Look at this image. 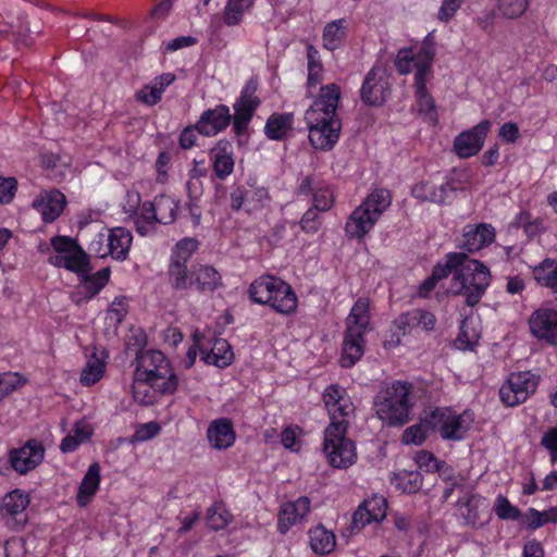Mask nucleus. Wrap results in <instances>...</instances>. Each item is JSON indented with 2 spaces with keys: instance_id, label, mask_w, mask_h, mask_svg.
Masks as SVG:
<instances>
[{
  "instance_id": "1",
  "label": "nucleus",
  "mask_w": 557,
  "mask_h": 557,
  "mask_svg": "<svg viewBox=\"0 0 557 557\" xmlns=\"http://www.w3.org/2000/svg\"><path fill=\"white\" fill-rule=\"evenodd\" d=\"M331 423L324 431L323 449L334 468L346 469L356 462L355 443L347 438L348 418L354 412V404L346 391L337 385L329 386L323 394Z\"/></svg>"
},
{
  "instance_id": "2",
  "label": "nucleus",
  "mask_w": 557,
  "mask_h": 557,
  "mask_svg": "<svg viewBox=\"0 0 557 557\" xmlns=\"http://www.w3.org/2000/svg\"><path fill=\"white\" fill-rule=\"evenodd\" d=\"M339 100V86H322L319 97L305 113L309 140L315 149L331 150L339 138L342 122L336 114Z\"/></svg>"
},
{
  "instance_id": "3",
  "label": "nucleus",
  "mask_w": 557,
  "mask_h": 557,
  "mask_svg": "<svg viewBox=\"0 0 557 557\" xmlns=\"http://www.w3.org/2000/svg\"><path fill=\"white\" fill-rule=\"evenodd\" d=\"M446 269L453 274L447 292L454 296H463L465 302L475 306L491 283V273L486 265L471 259L466 252L446 255Z\"/></svg>"
},
{
  "instance_id": "4",
  "label": "nucleus",
  "mask_w": 557,
  "mask_h": 557,
  "mask_svg": "<svg viewBox=\"0 0 557 557\" xmlns=\"http://www.w3.org/2000/svg\"><path fill=\"white\" fill-rule=\"evenodd\" d=\"M136 370L134 376V397L138 398L147 387L161 394H173L178 386V377L173 373L165 356L159 350H143L146 344L144 336H135Z\"/></svg>"
},
{
  "instance_id": "5",
  "label": "nucleus",
  "mask_w": 557,
  "mask_h": 557,
  "mask_svg": "<svg viewBox=\"0 0 557 557\" xmlns=\"http://www.w3.org/2000/svg\"><path fill=\"white\" fill-rule=\"evenodd\" d=\"M411 391L412 385L403 381H394L381 388L373 401L376 417L388 426L408 423L413 406Z\"/></svg>"
},
{
  "instance_id": "6",
  "label": "nucleus",
  "mask_w": 557,
  "mask_h": 557,
  "mask_svg": "<svg viewBox=\"0 0 557 557\" xmlns=\"http://www.w3.org/2000/svg\"><path fill=\"white\" fill-rule=\"evenodd\" d=\"M251 301L268 305L282 314L294 313L297 309V296L292 286L280 277L262 275L248 288Z\"/></svg>"
},
{
  "instance_id": "7",
  "label": "nucleus",
  "mask_w": 557,
  "mask_h": 557,
  "mask_svg": "<svg viewBox=\"0 0 557 557\" xmlns=\"http://www.w3.org/2000/svg\"><path fill=\"white\" fill-rule=\"evenodd\" d=\"M369 299L358 298L346 319V333L339 359L343 368H350L362 357L363 335L370 324Z\"/></svg>"
},
{
  "instance_id": "8",
  "label": "nucleus",
  "mask_w": 557,
  "mask_h": 557,
  "mask_svg": "<svg viewBox=\"0 0 557 557\" xmlns=\"http://www.w3.org/2000/svg\"><path fill=\"white\" fill-rule=\"evenodd\" d=\"M392 195L387 189H374L348 216L345 233L349 238H363L391 206Z\"/></svg>"
},
{
  "instance_id": "9",
  "label": "nucleus",
  "mask_w": 557,
  "mask_h": 557,
  "mask_svg": "<svg viewBox=\"0 0 557 557\" xmlns=\"http://www.w3.org/2000/svg\"><path fill=\"white\" fill-rule=\"evenodd\" d=\"M169 283L175 292L193 289L205 295L213 293L223 285L219 271L208 264L193 265L186 271L181 264H175Z\"/></svg>"
},
{
  "instance_id": "10",
  "label": "nucleus",
  "mask_w": 557,
  "mask_h": 557,
  "mask_svg": "<svg viewBox=\"0 0 557 557\" xmlns=\"http://www.w3.org/2000/svg\"><path fill=\"white\" fill-rule=\"evenodd\" d=\"M473 422V413L468 410L456 413L448 408H435L426 416V423L431 425L432 431H437L445 441L463 440Z\"/></svg>"
},
{
  "instance_id": "11",
  "label": "nucleus",
  "mask_w": 557,
  "mask_h": 557,
  "mask_svg": "<svg viewBox=\"0 0 557 557\" xmlns=\"http://www.w3.org/2000/svg\"><path fill=\"white\" fill-rule=\"evenodd\" d=\"M540 376L530 371L511 373L499 388L500 400L508 407L524 403L539 386Z\"/></svg>"
},
{
  "instance_id": "12",
  "label": "nucleus",
  "mask_w": 557,
  "mask_h": 557,
  "mask_svg": "<svg viewBox=\"0 0 557 557\" xmlns=\"http://www.w3.org/2000/svg\"><path fill=\"white\" fill-rule=\"evenodd\" d=\"M257 89L258 82L253 78L249 79L243 88L239 98L233 104L235 111L234 116H232L233 129L238 136L244 134L256 109L260 104L259 98L255 95Z\"/></svg>"
},
{
  "instance_id": "13",
  "label": "nucleus",
  "mask_w": 557,
  "mask_h": 557,
  "mask_svg": "<svg viewBox=\"0 0 557 557\" xmlns=\"http://www.w3.org/2000/svg\"><path fill=\"white\" fill-rule=\"evenodd\" d=\"M51 246L59 253H65V269L75 272L78 276L90 272L88 255L76 240L67 236H54Z\"/></svg>"
},
{
  "instance_id": "14",
  "label": "nucleus",
  "mask_w": 557,
  "mask_h": 557,
  "mask_svg": "<svg viewBox=\"0 0 557 557\" xmlns=\"http://www.w3.org/2000/svg\"><path fill=\"white\" fill-rule=\"evenodd\" d=\"M193 337L197 341L201 359L206 363L225 368L232 362L233 351L226 339L207 338L199 331H196Z\"/></svg>"
},
{
  "instance_id": "15",
  "label": "nucleus",
  "mask_w": 557,
  "mask_h": 557,
  "mask_svg": "<svg viewBox=\"0 0 557 557\" xmlns=\"http://www.w3.org/2000/svg\"><path fill=\"white\" fill-rule=\"evenodd\" d=\"M388 92L389 83L386 72L379 66L372 67L361 86V100L370 107L382 106L386 101Z\"/></svg>"
},
{
  "instance_id": "16",
  "label": "nucleus",
  "mask_w": 557,
  "mask_h": 557,
  "mask_svg": "<svg viewBox=\"0 0 557 557\" xmlns=\"http://www.w3.org/2000/svg\"><path fill=\"white\" fill-rule=\"evenodd\" d=\"M491 127L490 120H482L469 131L460 133L454 140V150L457 156L460 158L475 156L482 149Z\"/></svg>"
},
{
  "instance_id": "17",
  "label": "nucleus",
  "mask_w": 557,
  "mask_h": 557,
  "mask_svg": "<svg viewBox=\"0 0 557 557\" xmlns=\"http://www.w3.org/2000/svg\"><path fill=\"white\" fill-rule=\"evenodd\" d=\"M45 457L42 444L36 440H29L24 446L12 449L9 455L12 468L20 474H25L35 469Z\"/></svg>"
},
{
  "instance_id": "18",
  "label": "nucleus",
  "mask_w": 557,
  "mask_h": 557,
  "mask_svg": "<svg viewBox=\"0 0 557 557\" xmlns=\"http://www.w3.org/2000/svg\"><path fill=\"white\" fill-rule=\"evenodd\" d=\"M530 330L537 339L550 345H557V311L553 309H537L529 320Z\"/></svg>"
},
{
  "instance_id": "19",
  "label": "nucleus",
  "mask_w": 557,
  "mask_h": 557,
  "mask_svg": "<svg viewBox=\"0 0 557 557\" xmlns=\"http://www.w3.org/2000/svg\"><path fill=\"white\" fill-rule=\"evenodd\" d=\"M232 121L230 109L225 104H219L214 109L202 112L195 128L205 136H214L225 129Z\"/></svg>"
},
{
  "instance_id": "20",
  "label": "nucleus",
  "mask_w": 557,
  "mask_h": 557,
  "mask_svg": "<svg viewBox=\"0 0 557 557\" xmlns=\"http://www.w3.org/2000/svg\"><path fill=\"white\" fill-rule=\"evenodd\" d=\"M65 205V196L57 189L45 190L33 200V208L41 214L42 220L47 223L57 220Z\"/></svg>"
},
{
  "instance_id": "21",
  "label": "nucleus",
  "mask_w": 557,
  "mask_h": 557,
  "mask_svg": "<svg viewBox=\"0 0 557 557\" xmlns=\"http://www.w3.org/2000/svg\"><path fill=\"white\" fill-rule=\"evenodd\" d=\"M28 505V496L15 490L3 497L0 513L2 518L11 519L14 528L21 529L27 521L25 510Z\"/></svg>"
},
{
  "instance_id": "22",
  "label": "nucleus",
  "mask_w": 557,
  "mask_h": 557,
  "mask_svg": "<svg viewBox=\"0 0 557 557\" xmlns=\"http://www.w3.org/2000/svg\"><path fill=\"white\" fill-rule=\"evenodd\" d=\"M311 502L307 496H301L295 502H287L281 506L278 515V530L286 533L292 525L300 522L310 511Z\"/></svg>"
},
{
  "instance_id": "23",
  "label": "nucleus",
  "mask_w": 557,
  "mask_h": 557,
  "mask_svg": "<svg viewBox=\"0 0 557 557\" xmlns=\"http://www.w3.org/2000/svg\"><path fill=\"white\" fill-rule=\"evenodd\" d=\"M495 238L494 228L486 224L465 227L460 248L467 252H475L490 245Z\"/></svg>"
},
{
  "instance_id": "24",
  "label": "nucleus",
  "mask_w": 557,
  "mask_h": 557,
  "mask_svg": "<svg viewBox=\"0 0 557 557\" xmlns=\"http://www.w3.org/2000/svg\"><path fill=\"white\" fill-rule=\"evenodd\" d=\"M176 76L173 73H163L157 76L150 84L144 85L135 94V99L146 106L152 107L161 101L162 95L174 81Z\"/></svg>"
},
{
  "instance_id": "25",
  "label": "nucleus",
  "mask_w": 557,
  "mask_h": 557,
  "mask_svg": "<svg viewBox=\"0 0 557 557\" xmlns=\"http://www.w3.org/2000/svg\"><path fill=\"white\" fill-rule=\"evenodd\" d=\"M207 437L215 449L222 450L231 447L236 438L233 422L227 418L213 420L208 426Z\"/></svg>"
},
{
  "instance_id": "26",
  "label": "nucleus",
  "mask_w": 557,
  "mask_h": 557,
  "mask_svg": "<svg viewBox=\"0 0 557 557\" xmlns=\"http://www.w3.org/2000/svg\"><path fill=\"white\" fill-rule=\"evenodd\" d=\"M455 188L449 182L441 183L440 185L433 182H422L413 186L412 195L422 201H431L434 203H445L450 200Z\"/></svg>"
},
{
  "instance_id": "27",
  "label": "nucleus",
  "mask_w": 557,
  "mask_h": 557,
  "mask_svg": "<svg viewBox=\"0 0 557 557\" xmlns=\"http://www.w3.org/2000/svg\"><path fill=\"white\" fill-rule=\"evenodd\" d=\"M394 324L397 329L403 331V334L410 332L412 329L421 327L424 331H432L436 324L435 315L426 310L412 309L401 313Z\"/></svg>"
},
{
  "instance_id": "28",
  "label": "nucleus",
  "mask_w": 557,
  "mask_h": 557,
  "mask_svg": "<svg viewBox=\"0 0 557 557\" xmlns=\"http://www.w3.org/2000/svg\"><path fill=\"white\" fill-rule=\"evenodd\" d=\"M213 171L218 178L225 180L234 170L233 145L228 140H219L211 149Z\"/></svg>"
},
{
  "instance_id": "29",
  "label": "nucleus",
  "mask_w": 557,
  "mask_h": 557,
  "mask_svg": "<svg viewBox=\"0 0 557 557\" xmlns=\"http://www.w3.org/2000/svg\"><path fill=\"white\" fill-rule=\"evenodd\" d=\"M293 123V113H273L267 120L264 134L269 139L283 140L292 132Z\"/></svg>"
},
{
  "instance_id": "30",
  "label": "nucleus",
  "mask_w": 557,
  "mask_h": 557,
  "mask_svg": "<svg viewBox=\"0 0 557 557\" xmlns=\"http://www.w3.org/2000/svg\"><path fill=\"white\" fill-rule=\"evenodd\" d=\"M100 479V466L94 462L89 466L78 487L76 500L81 507H85L96 494L99 488Z\"/></svg>"
},
{
  "instance_id": "31",
  "label": "nucleus",
  "mask_w": 557,
  "mask_h": 557,
  "mask_svg": "<svg viewBox=\"0 0 557 557\" xmlns=\"http://www.w3.org/2000/svg\"><path fill=\"white\" fill-rule=\"evenodd\" d=\"M132 233L124 227L111 230L108 238L110 255L116 260H125L132 245Z\"/></svg>"
},
{
  "instance_id": "32",
  "label": "nucleus",
  "mask_w": 557,
  "mask_h": 557,
  "mask_svg": "<svg viewBox=\"0 0 557 557\" xmlns=\"http://www.w3.org/2000/svg\"><path fill=\"white\" fill-rule=\"evenodd\" d=\"M110 268H103L95 274L79 275L82 285L77 294L84 293V300H88L96 296L108 283L110 278Z\"/></svg>"
},
{
  "instance_id": "33",
  "label": "nucleus",
  "mask_w": 557,
  "mask_h": 557,
  "mask_svg": "<svg viewBox=\"0 0 557 557\" xmlns=\"http://www.w3.org/2000/svg\"><path fill=\"white\" fill-rule=\"evenodd\" d=\"M533 276L540 285L549 288L557 299V262L555 260L544 259L534 267Z\"/></svg>"
},
{
  "instance_id": "34",
  "label": "nucleus",
  "mask_w": 557,
  "mask_h": 557,
  "mask_svg": "<svg viewBox=\"0 0 557 557\" xmlns=\"http://www.w3.org/2000/svg\"><path fill=\"white\" fill-rule=\"evenodd\" d=\"M310 546L315 554L325 555L335 547V534L323 525H318L309 531Z\"/></svg>"
},
{
  "instance_id": "35",
  "label": "nucleus",
  "mask_w": 557,
  "mask_h": 557,
  "mask_svg": "<svg viewBox=\"0 0 557 557\" xmlns=\"http://www.w3.org/2000/svg\"><path fill=\"white\" fill-rule=\"evenodd\" d=\"M197 249V242L191 238H185L180 240L176 244L175 250L172 255L169 268H168V275L169 280L172 278V270L175 264H181L182 268L188 270V260L191 256V253Z\"/></svg>"
},
{
  "instance_id": "36",
  "label": "nucleus",
  "mask_w": 557,
  "mask_h": 557,
  "mask_svg": "<svg viewBox=\"0 0 557 557\" xmlns=\"http://www.w3.org/2000/svg\"><path fill=\"white\" fill-rule=\"evenodd\" d=\"M414 87L419 112L430 120L436 121L434 99L426 90L425 78H414Z\"/></svg>"
},
{
  "instance_id": "37",
  "label": "nucleus",
  "mask_w": 557,
  "mask_h": 557,
  "mask_svg": "<svg viewBox=\"0 0 557 557\" xmlns=\"http://www.w3.org/2000/svg\"><path fill=\"white\" fill-rule=\"evenodd\" d=\"M346 36V26L344 20H337L329 23L323 30V46L327 50L337 49Z\"/></svg>"
},
{
  "instance_id": "38",
  "label": "nucleus",
  "mask_w": 557,
  "mask_h": 557,
  "mask_svg": "<svg viewBox=\"0 0 557 557\" xmlns=\"http://www.w3.org/2000/svg\"><path fill=\"white\" fill-rule=\"evenodd\" d=\"M253 2L255 0H227L223 13L224 23L228 26L238 25L244 13L253 5Z\"/></svg>"
},
{
  "instance_id": "39",
  "label": "nucleus",
  "mask_w": 557,
  "mask_h": 557,
  "mask_svg": "<svg viewBox=\"0 0 557 557\" xmlns=\"http://www.w3.org/2000/svg\"><path fill=\"white\" fill-rule=\"evenodd\" d=\"M156 207L158 223L171 224L175 221L178 205L172 197L164 195L156 197Z\"/></svg>"
},
{
  "instance_id": "40",
  "label": "nucleus",
  "mask_w": 557,
  "mask_h": 557,
  "mask_svg": "<svg viewBox=\"0 0 557 557\" xmlns=\"http://www.w3.org/2000/svg\"><path fill=\"white\" fill-rule=\"evenodd\" d=\"M232 519V513L221 503H215L207 509V524L214 531L223 530Z\"/></svg>"
},
{
  "instance_id": "41",
  "label": "nucleus",
  "mask_w": 557,
  "mask_h": 557,
  "mask_svg": "<svg viewBox=\"0 0 557 557\" xmlns=\"http://www.w3.org/2000/svg\"><path fill=\"white\" fill-rule=\"evenodd\" d=\"M104 371L106 363L96 356H92L90 359H88L86 366L82 370L79 381L84 386L94 385L101 380Z\"/></svg>"
},
{
  "instance_id": "42",
  "label": "nucleus",
  "mask_w": 557,
  "mask_h": 557,
  "mask_svg": "<svg viewBox=\"0 0 557 557\" xmlns=\"http://www.w3.org/2000/svg\"><path fill=\"white\" fill-rule=\"evenodd\" d=\"M435 57V47H430V45L419 49L417 53H414V78H426V75L431 71V65Z\"/></svg>"
},
{
  "instance_id": "43",
  "label": "nucleus",
  "mask_w": 557,
  "mask_h": 557,
  "mask_svg": "<svg viewBox=\"0 0 557 557\" xmlns=\"http://www.w3.org/2000/svg\"><path fill=\"white\" fill-rule=\"evenodd\" d=\"M528 528L530 530H536L548 522H557V507H552L544 511H539L534 508H530L525 513Z\"/></svg>"
},
{
  "instance_id": "44",
  "label": "nucleus",
  "mask_w": 557,
  "mask_h": 557,
  "mask_svg": "<svg viewBox=\"0 0 557 557\" xmlns=\"http://www.w3.org/2000/svg\"><path fill=\"white\" fill-rule=\"evenodd\" d=\"M308 59V85L317 86L322 79L323 66L320 62L319 51L312 46L307 47Z\"/></svg>"
},
{
  "instance_id": "45",
  "label": "nucleus",
  "mask_w": 557,
  "mask_h": 557,
  "mask_svg": "<svg viewBox=\"0 0 557 557\" xmlns=\"http://www.w3.org/2000/svg\"><path fill=\"white\" fill-rule=\"evenodd\" d=\"M432 431L431 425L426 423V417L418 424L407 428L401 436L404 444L421 445L428 437L429 432Z\"/></svg>"
},
{
  "instance_id": "46",
  "label": "nucleus",
  "mask_w": 557,
  "mask_h": 557,
  "mask_svg": "<svg viewBox=\"0 0 557 557\" xmlns=\"http://www.w3.org/2000/svg\"><path fill=\"white\" fill-rule=\"evenodd\" d=\"M447 276H448V272L446 269V259H445L444 261L437 262L434 265L431 275L422 282V284L419 287V295L421 297H426L428 294L432 289H434L437 282L443 278H446Z\"/></svg>"
},
{
  "instance_id": "47",
  "label": "nucleus",
  "mask_w": 557,
  "mask_h": 557,
  "mask_svg": "<svg viewBox=\"0 0 557 557\" xmlns=\"http://www.w3.org/2000/svg\"><path fill=\"white\" fill-rule=\"evenodd\" d=\"M529 7V0H497V8L507 18L521 16Z\"/></svg>"
},
{
  "instance_id": "48",
  "label": "nucleus",
  "mask_w": 557,
  "mask_h": 557,
  "mask_svg": "<svg viewBox=\"0 0 557 557\" xmlns=\"http://www.w3.org/2000/svg\"><path fill=\"white\" fill-rule=\"evenodd\" d=\"M17 21H18L17 29L12 32V34L15 38V44L23 45L25 47L32 46L34 40L30 36L32 29L28 24V15L25 13H22L18 15Z\"/></svg>"
},
{
  "instance_id": "49",
  "label": "nucleus",
  "mask_w": 557,
  "mask_h": 557,
  "mask_svg": "<svg viewBox=\"0 0 557 557\" xmlns=\"http://www.w3.org/2000/svg\"><path fill=\"white\" fill-rule=\"evenodd\" d=\"M25 380L18 373H1L0 374V397L3 400L16 388L22 386Z\"/></svg>"
},
{
  "instance_id": "50",
  "label": "nucleus",
  "mask_w": 557,
  "mask_h": 557,
  "mask_svg": "<svg viewBox=\"0 0 557 557\" xmlns=\"http://www.w3.org/2000/svg\"><path fill=\"white\" fill-rule=\"evenodd\" d=\"M362 504L369 510V517L373 518L374 521H381L386 517V499L383 496H373Z\"/></svg>"
},
{
  "instance_id": "51",
  "label": "nucleus",
  "mask_w": 557,
  "mask_h": 557,
  "mask_svg": "<svg viewBox=\"0 0 557 557\" xmlns=\"http://www.w3.org/2000/svg\"><path fill=\"white\" fill-rule=\"evenodd\" d=\"M320 211L313 207L309 208L300 220V227L304 232L314 234L321 226Z\"/></svg>"
},
{
  "instance_id": "52",
  "label": "nucleus",
  "mask_w": 557,
  "mask_h": 557,
  "mask_svg": "<svg viewBox=\"0 0 557 557\" xmlns=\"http://www.w3.org/2000/svg\"><path fill=\"white\" fill-rule=\"evenodd\" d=\"M495 512L500 519L517 520L521 516L520 510L512 506L510 502L502 495L496 499Z\"/></svg>"
},
{
  "instance_id": "53",
  "label": "nucleus",
  "mask_w": 557,
  "mask_h": 557,
  "mask_svg": "<svg viewBox=\"0 0 557 557\" xmlns=\"http://www.w3.org/2000/svg\"><path fill=\"white\" fill-rule=\"evenodd\" d=\"M313 205L312 207L320 211H327L331 209L334 202L333 193L327 187H319L313 193Z\"/></svg>"
},
{
  "instance_id": "54",
  "label": "nucleus",
  "mask_w": 557,
  "mask_h": 557,
  "mask_svg": "<svg viewBox=\"0 0 557 557\" xmlns=\"http://www.w3.org/2000/svg\"><path fill=\"white\" fill-rule=\"evenodd\" d=\"M396 69L400 74H408L414 69V53L412 49H403L395 60Z\"/></svg>"
},
{
  "instance_id": "55",
  "label": "nucleus",
  "mask_w": 557,
  "mask_h": 557,
  "mask_svg": "<svg viewBox=\"0 0 557 557\" xmlns=\"http://www.w3.org/2000/svg\"><path fill=\"white\" fill-rule=\"evenodd\" d=\"M128 311L127 298L124 296L116 297L110 308L108 309V315L111 320H115L116 323H121Z\"/></svg>"
},
{
  "instance_id": "56",
  "label": "nucleus",
  "mask_w": 557,
  "mask_h": 557,
  "mask_svg": "<svg viewBox=\"0 0 557 557\" xmlns=\"http://www.w3.org/2000/svg\"><path fill=\"white\" fill-rule=\"evenodd\" d=\"M16 189V178L0 177V203H10L15 196Z\"/></svg>"
},
{
  "instance_id": "57",
  "label": "nucleus",
  "mask_w": 557,
  "mask_h": 557,
  "mask_svg": "<svg viewBox=\"0 0 557 557\" xmlns=\"http://www.w3.org/2000/svg\"><path fill=\"white\" fill-rule=\"evenodd\" d=\"M462 4V0H443L437 18L442 22L450 21Z\"/></svg>"
},
{
  "instance_id": "58",
  "label": "nucleus",
  "mask_w": 557,
  "mask_h": 557,
  "mask_svg": "<svg viewBox=\"0 0 557 557\" xmlns=\"http://www.w3.org/2000/svg\"><path fill=\"white\" fill-rule=\"evenodd\" d=\"M370 512L367 508L363 507V504H361L358 509L352 515V521H351V532H359L362 528H364L367 524H370L374 521L373 518H370Z\"/></svg>"
},
{
  "instance_id": "59",
  "label": "nucleus",
  "mask_w": 557,
  "mask_h": 557,
  "mask_svg": "<svg viewBox=\"0 0 557 557\" xmlns=\"http://www.w3.org/2000/svg\"><path fill=\"white\" fill-rule=\"evenodd\" d=\"M403 490L406 493L412 494L422 487V475L417 472L405 473L401 478Z\"/></svg>"
},
{
  "instance_id": "60",
  "label": "nucleus",
  "mask_w": 557,
  "mask_h": 557,
  "mask_svg": "<svg viewBox=\"0 0 557 557\" xmlns=\"http://www.w3.org/2000/svg\"><path fill=\"white\" fill-rule=\"evenodd\" d=\"M498 136L500 137L502 140L508 144H512L520 136L519 127L513 122H506L499 128Z\"/></svg>"
},
{
  "instance_id": "61",
  "label": "nucleus",
  "mask_w": 557,
  "mask_h": 557,
  "mask_svg": "<svg viewBox=\"0 0 557 557\" xmlns=\"http://www.w3.org/2000/svg\"><path fill=\"white\" fill-rule=\"evenodd\" d=\"M160 431V426L156 422H149L144 424L139 430L136 431L135 437L139 441H147L154 437Z\"/></svg>"
},
{
  "instance_id": "62",
  "label": "nucleus",
  "mask_w": 557,
  "mask_h": 557,
  "mask_svg": "<svg viewBox=\"0 0 557 557\" xmlns=\"http://www.w3.org/2000/svg\"><path fill=\"white\" fill-rule=\"evenodd\" d=\"M140 219L146 221L148 225H153V223L157 222L156 199L153 201H146L143 203Z\"/></svg>"
},
{
  "instance_id": "63",
  "label": "nucleus",
  "mask_w": 557,
  "mask_h": 557,
  "mask_svg": "<svg viewBox=\"0 0 557 557\" xmlns=\"http://www.w3.org/2000/svg\"><path fill=\"white\" fill-rule=\"evenodd\" d=\"M417 461L420 467H426L428 470L438 471L441 469V463L435 458V456L428 451H421L418 455Z\"/></svg>"
},
{
  "instance_id": "64",
  "label": "nucleus",
  "mask_w": 557,
  "mask_h": 557,
  "mask_svg": "<svg viewBox=\"0 0 557 557\" xmlns=\"http://www.w3.org/2000/svg\"><path fill=\"white\" fill-rule=\"evenodd\" d=\"M196 132L195 126H188L182 131L180 135V146L183 149H190L195 145Z\"/></svg>"
}]
</instances>
